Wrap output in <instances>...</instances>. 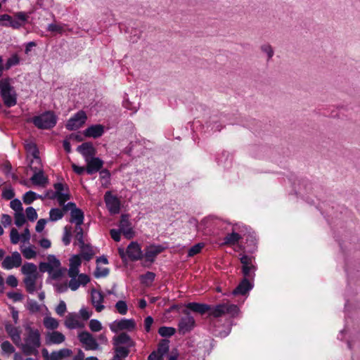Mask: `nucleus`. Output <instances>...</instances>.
Masks as SVG:
<instances>
[{"instance_id":"20e7f679","label":"nucleus","mask_w":360,"mask_h":360,"mask_svg":"<svg viewBox=\"0 0 360 360\" xmlns=\"http://www.w3.org/2000/svg\"><path fill=\"white\" fill-rule=\"evenodd\" d=\"M239 311L240 309L236 304L226 302L211 306L209 316L214 318H219L228 315L231 318H235L238 316Z\"/></svg>"},{"instance_id":"a19ab883","label":"nucleus","mask_w":360,"mask_h":360,"mask_svg":"<svg viewBox=\"0 0 360 360\" xmlns=\"http://www.w3.org/2000/svg\"><path fill=\"white\" fill-rule=\"evenodd\" d=\"M72 228L71 226L67 225L64 227L63 236L62 240H63V243H64V245L66 246L70 245V243L71 236H72Z\"/></svg>"},{"instance_id":"5701e85b","label":"nucleus","mask_w":360,"mask_h":360,"mask_svg":"<svg viewBox=\"0 0 360 360\" xmlns=\"http://www.w3.org/2000/svg\"><path fill=\"white\" fill-rule=\"evenodd\" d=\"M253 288V284L245 277L238 285V286L232 291L233 295H245Z\"/></svg>"},{"instance_id":"c03bdc74","label":"nucleus","mask_w":360,"mask_h":360,"mask_svg":"<svg viewBox=\"0 0 360 360\" xmlns=\"http://www.w3.org/2000/svg\"><path fill=\"white\" fill-rule=\"evenodd\" d=\"M176 332V329L172 327L162 326L158 330V333L162 337H171Z\"/></svg>"},{"instance_id":"423d86ee","label":"nucleus","mask_w":360,"mask_h":360,"mask_svg":"<svg viewBox=\"0 0 360 360\" xmlns=\"http://www.w3.org/2000/svg\"><path fill=\"white\" fill-rule=\"evenodd\" d=\"M169 343L168 340H162L158 345L157 350L149 354L148 360H176V356H168Z\"/></svg>"},{"instance_id":"603ef678","label":"nucleus","mask_w":360,"mask_h":360,"mask_svg":"<svg viewBox=\"0 0 360 360\" xmlns=\"http://www.w3.org/2000/svg\"><path fill=\"white\" fill-rule=\"evenodd\" d=\"M109 274V269L108 268H101L99 266H97L94 275V277L96 278L105 277Z\"/></svg>"},{"instance_id":"dca6fc26","label":"nucleus","mask_w":360,"mask_h":360,"mask_svg":"<svg viewBox=\"0 0 360 360\" xmlns=\"http://www.w3.org/2000/svg\"><path fill=\"white\" fill-rule=\"evenodd\" d=\"M126 253L131 261H138L143 257L140 245L136 242H131L129 244Z\"/></svg>"},{"instance_id":"338daca9","label":"nucleus","mask_w":360,"mask_h":360,"mask_svg":"<svg viewBox=\"0 0 360 360\" xmlns=\"http://www.w3.org/2000/svg\"><path fill=\"white\" fill-rule=\"evenodd\" d=\"M1 195L2 198L6 200H11L14 197L15 193L13 191V189L11 187H10L8 188H5L3 191Z\"/></svg>"},{"instance_id":"cd10ccee","label":"nucleus","mask_w":360,"mask_h":360,"mask_svg":"<svg viewBox=\"0 0 360 360\" xmlns=\"http://www.w3.org/2000/svg\"><path fill=\"white\" fill-rule=\"evenodd\" d=\"M77 150L82 155L85 160L91 158L96 154V150L93 147L92 143L89 142H85L79 145Z\"/></svg>"},{"instance_id":"0e129e2a","label":"nucleus","mask_w":360,"mask_h":360,"mask_svg":"<svg viewBox=\"0 0 360 360\" xmlns=\"http://www.w3.org/2000/svg\"><path fill=\"white\" fill-rule=\"evenodd\" d=\"M39 269L41 272H49L51 274L53 271V268L51 267V264L49 262H40L39 265Z\"/></svg>"},{"instance_id":"f257e3e1","label":"nucleus","mask_w":360,"mask_h":360,"mask_svg":"<svg viewBox=\"0 0 360 360\" xmlns=\"http://www.w3.org/2000/svg\"><path fill=\"white\" fill-rule=\"evenodd\" d=\"M25 330L27 332V335L24 339V342L18 345L26 356H37L39 354L38 349L41 346V335L38 329L33 328L30 324L24 326Z\"/></svg>"},{"instance_id":"09e8293b","label":"nucleus","mask_w":360,"mask_h":360,"mask_svg":"<svg viewBox=\"0 0 360 360\" xmlns=\"http://www.w3.org/2000/svg\"><path fill=\"white\" fill-rule=\"evenodd\" d=\"M46 30L52 33H62L64 28L60 24L51 23L48 25Z\"/></svg>"},{"instance_id":"bb28decb","label":"nucleus","mask_w":360,"mask_h":360,"mask_svg":"<svg viewBox=\"0 0 360 360\" xmlns=\"http://www.w3.org/2000/svg\"><path fill=\"white\" fill-rule=\"evenodd\" d=\"M104 133V127L101 124H94L86 128L83 134L86 137H91L94 139L101 137Z\"/></svg>"},{"instance_id":"6e6552de","label":"nucleus","mask_w":360,"mask_h":360,"mask_svg":"<svg viewBox=\"0 0 360 360\" xmlns=\"http://www.w3.org/2000/svg\"><path fill=\"white\" fill-rule=\"evenodd\" d=\"M63 210H70V219L69 221L75 225H82L84 220V212L77 207L75 202H69L64 207Z\"/></svg>"},{"instance_id":"e2e57ef3","label":"nucleus","mask_w":360,"mask_h":360,"mask_svg":"<svg viewBox=\"0 0 360 360\" xmlns=\"http://www.w3.org/2000/svg\"><path fill=\"white\" fill-rule=\"evenodd\" d=\"M48 262L51 264L53 270L58 269L60 266V262L54 255H50L48 256Z\"/></svg>"},{"instance_id":"473e14b6","label":"nucleus","mask_w":360,"mask_h":360,"mask_svg":"<svg viewBox=\"0 0 360 360\" xmlns=\"http://www.w3.org/2000/svg\"><path fill=\"white\" fill-rule=\"evenodd\" d=\"M79 246L81 250V255L83 259L86 261L91 260L94 255V252L91 247L89 245L85 244L84 242L83 245H79Z\"/></svg>"},{"instance_id":"4be33fe9","label":"nucleus","mask_w":360,"mask_h":360,"mask_svg":"<svg viewBox=\"0 0 360 360\" xmlns=\"http://www.w3.org/2000/svg\"><path fill=\"white\" fill-rule=\"evenodd\" d=\"M124 236L130 239L134 236V231L131 226V223L129 221V218L127 215H122L121 219L120 221V229H119Z\"/></svg>"},{"instance_id":"ddd939ff","label":"nucleus","mask_w":360,"mask_h":360,"mask_svg":"<svg viewBox=\"0 0 360 360\" xmlns=\"http://www.w3.org/2000/svg\"><path fill=\"white\" fill-rule=\"evenodd\" d=\"M78 338L86 350H98L100 349L96 340L87 331L81 332L78 335Z\"/></svg>"},{"instance_id":"69168bd1","label":"nucleus","mask_w":360,"mask_h":360,"mask_svg":"<svg viewBox=\"0 0 360 360\" xmlns=\"http://www.w3.org/2000/svg\"><path fill=\"white\" fill-rule=\"evenodd\" d=\"M67 309L66 304L64 301L61 300L56 308V312L60 316H63Z\"/></svg>"},{"instance_id":"de8ad7c7","label":"nucleus","mask_w":360,"mask_h":360,"mask_svg":"<svg viewBox=\"0 0 360 360\" xmlns=\"http://www.w3.org/2000/svg\"><path fill=\"white\" fill-rule=\"evenodd\" d=\"M14 219L15 224L18 227L22 226L26 221L25 217L22 211L15 212L14 214Z\"/></svg>"},{"instance_id":"f704fd0d","label":"nucleus","mask_w":360,"mask_h":360,"mask_svg":"<svg viewBox=\"0 0 360 360\" xmlns=\"http://www.w3.org/2000/svg\"><path fill=\"white\" fill-rule=\"evenodd\" d=\"M45 195L44 196H42V195H39L38 194H37L34 191H29L27 192H26L24 195H23V197H22V200H23V202L27 204V205H30L31 204L34 200L38 199V198H40V199H44L45 198Z\"/></svg>"},{"instance_id":"b1692460","label":"nucleus","mask_w":360,"mask_h":360,"mask_svg":"<svg viewBox=\"0 0 360 360\" xmlns=\"http://www.w3.org/2000/svg\"><path fill=\"white\" fill-rule=\"evenodd\" d=\"M90 281L89 276L84 274H80L78 277L71 278L69 281L68 286L72 290H77L80 285H85Z\"/></svg>"},{"instance_id":"a211bd4d","label":"nucleus","mask_w":360,"mask_h":360,"mask_svg":"<svg viewBox=\"0 0 360 360\" xmlns=\"http://www.w3.org/2000/svg\"><path fill=\"white\" fill-rule=\"evenodd\" d=\"M165 249V248L161 245H150L146 248L143 257L146 262H153L157 255Z\"/></svg>"},{"instance_id":"bf43d9fd","label":"nucleus","mask_w":360,"mask_h":360,"mask_svg":"<svg viewBox=\"0 0 360 360\" xmlns=\"http://www.w3.org/2000/svg\"><path fill=\"white\" fill-rule=\"evenodd\" d=\"M1 347L4 353L11 354L15 352L14 347L8 341L3 342Z\"/></svg>"},{"instance_id":"412c9836","label":"nucleus","mask_w":360,"mask_h":360,"mask_svg":"<svg viewBox=\"0 0 360 360\" xmlns=\"http://www.w3.org/2000/svg\"><path fill=\"white\" fill-rule=\"evenodd\" d=\"M65 340V335L58 330L47 333L45 338L46 344L47 345H60Z\"/></svg>"},{"instance_id":"58836bf2","label":"nucleus","mask_w":360,"mask_h":360,"mask_svg":"<svg viewBox=\"0 0 360 360\" xmlns=\"http://www.w3.org/2000/svg\"><path fill=\"white\" fill-rule=\"evenodd\" d=\"M44 325L47 329L55 330L58 328L59 323L55 318L47 316L44 319Z\"/></svg>"},{"instance_id":"393cba45","label":"nucleus","mask_w":360,"mask_h":360,"mask_svg":"<svg viewBox=\"0 0 360 360\" xmlns=\"http://www.w3.org/2000/svg\"><path fill=\"white\" fill-rule=\"evenodd\" d=\"M65 326L70 330L82 328L84 326V323L79 321L78 315L75 313L68 314L65 320Z\"/></svg>"},{"instance_id":"2f4dec72","label":"nucleus","mask_w":360,"mask_h":360,"mask_svg":"<svg viewBox=\"0 0 360 360\" xmlns=\"http://www.w3.org/2000/svg\"><path fill=\"white\" fill-rule=\"evenodd\" d=\"M72 354L71 349L63 348L58 351H53L50 354V360H62L64 358L70 356Z\"/></svg>"},{"instance_id":"2eb2a0df","label":"nucleus","mask_w":360,"mask_h":360,"mask_svg":"<svg viewBox=\"0 0 360 360\" xmlns=\"http://www.w3.org/2000/svg\"><path fill=\"white\" fill-rule=\"evenodd\" d=\"M22 257L20 254L15 251L11 255L6 256L1 263L3 269L9 270L13 268H18L21 266Z\"/></svg>"},{"instance_id":"79ce46f5","label":"nucleus","mask_w":360,"mask_h":360,"mask_svg":"<svg viewBox=\"0 0 360 360\" xmlns=\"http://www.w3.org/2000/svg\"><path fill=\"white\" fill-rule=\"evenodd\" d=\"M74 232H75V238L78 241L79 245H83L84 239V231L82 227V225H75Z\"/></svg>"},{"instance_id":"aec40b11","label":"nucleus","mask_w":360,"mask_h":360,"mask_svg":"<svg viewBox=\"0 0 360 360\" xmlns=\"http://www.w3.org/2000/svg\"><path fill=\"white\" fill-rule=\"evenodd\" d=\"M113 346L134 347L135 342L126 333H121L112 338Z\"/></svg>"},{"instance_id":"9d476101","label":"nucleus","mask_w":360,"mask_h":360,"mask_svg":"<svg viewBox=\"0 0 360 360\" xmlns=\"http://www.w3.org/2000/svg\"><path fill=\"white\" fill-rule=\"evenodd\" d=\"M184 314L185 316L180 319L178 324L179 333L182 335L190 332L195 326V319L190 313L187 310H184Z\"/></svg>"},{"instance_id":"37998d69","label":"nucleus","mask_w":360,"mask_h":360,"mask_svg":"<svg viewBox=\"0 0 360 360\" xmlns=\"http://www.w3.org/2000/svg\"><path fill=\"white\" fill-rule=\"evenodd\" d=\"M22 254L23 255L24 257L27 259H31L33 258H35L37 256V252L34 250L33 246H30L27 248H22L21 249Z\"/></svg>"},{"instance_id":"c9c22d12","label":"nucleus","mask_w":360,"mask_h":360,"mask_svg":"<svg viewBox=\"0 0 360 360\" xmlns=\"http://www.w3.org/2000/svg\"><path fill=\"white\" fill-rule=\"evenodd\" d=\"M65 210L59 208H52L49 212V219L52 221H58L62 219L64 216Z\"/></svg>"},{"instance_id":"1a4fd4ad","label":"nucleus","mask_w":360,"mask_h":360,"mask_svg":"<svg viewBox=\"0 0 360 360\" xmlns=\"http://www.w3.org/2000/svg\"><path fill=\"white\" fill-rule=\"evenodd\" d=\"M29 167L34 172V174L30 179L32 184L44 187L48 183V179L44 174L41 164L39 166V165L34 164V160H31Z\"/></svg>"},{"instance_id":"c756f323","label":"nucleus","mask_w":360,"mask_h":360,"mask_svg":"<svg viewBox=\"0 0 360 360\" xmlns=\"http://www.w3.org/2000/svg\"><path fill=\"white\" fill-rule=\"evenodd\" d=\"M103 299V295L101 292L95 289L91 290V302L98 312L101 311L104 309V306L102 304Z\"/></svg>"},{"instance_id":"4468645a","label":"nucleus","mask_w":360,"mask_h":360,"mask_svg":"<svg viewBox=\"0 0 360 360\" xmlns=\"http://www.w3.org/2000/svg\"><path fill=\"white\" fill-rule=\"evenodd\" d=\"M104 200L110 214H115L120 212V201L117 196L112 195L110 191L105 192Z\"/></svg>"},{"instance_id":"4d7b16f0","label":"nucleus","mask_w":360,"mask_h":360,"mask_svg":"<svg viewBox=\"0 0 360 360\" xmlns=\"http://www.w3.org/2000/svg\"><path fill=\"white\" fill-rule=\"evenodd\" d=\"M25 212L29 220L33 221L37 219V213L34 207H28L26 209Z\"/></svg>"},{"instance_id":"8fccbe9b","label":"nucleus","mask_w":360,"mask_h":360,"mask_svg":"<svg viewBox=\"0 0 360 360\" xmlns=\"http://www.w3.org/2000/svg\"><path fill=\"white\" fill-rule=\"evenodd\" d=\"M261 50L263 53L267 56V60L269 61L274 56V51L272 46L270 44H266L261 46Z\"/></svg>"},{"instance_id":"680f3d73","label":"nucleus","mask_w":360,"mask_h":360,"mask_svg":"<svg viewBox=\"0 0 360 360\" xmlns=\"http://www.w3.org/2000/svg\"><path fill=\"white\" fill-rule=\"evenodd\" d=\"M20 60L17 55H13L9 58L6 63V68L9 69L11 67L16 65L19 63Z\"/></svg>"},{"instance_id":"774afa93","label":"nucleus","mask_w":360,"mask_h":360,"mask_svg":"<svg viewBox=\"0 0 360 360\" xmlns=\"http://www.w3.org/2000/svg\"><path fill=\"white\" fill-rule=\"evenodd\" d=\"M81 265V259L79 255H73L70 259V267L79 268Z\"/></svg>"},{"instance_id":"49530a36","label":"nucleus","mask_w":360,"mask_h":360,"mask_svg":"<svg viewBox=\"0 0 360 360\" xmlns=\"http://www.w3.org/2000/svg\"><path fill=\"white\" fill-rule=\"evenodd\" d=\"M100 178L102 181V186L104 187H107L108 184H110V172L106 169H102L100 171Z\"/></svg>"},{"instance_id":"e433bc0d","label":"nucleus","mask_w":360,"mask_h":360,"mask_svg":"<svg viewBox=\"0 0 360 360\" xmlns=\"http://www.w3.org/2000/svg\"><path fill=\"white\" fill-rule=\"evenodd\" d=\"M240 239H241L240 235L233 231L231 233L227 234L224 240L226 245H235Z\"/></svg>"},{"instance_id":"6ab92c4d","label":"nucleus","mask_w":360,"mask_h":360,"mask_svg":"<svg viewBox=\"0 0 360 360\" xmlns=\"http://www.w3.org/2000/svg\"><path fill=\"white\" fill-rule=\"evenodd\" d=\"M85 161L86 162V172L89 175L100 171L103 166V161L99 158L93 157Z\"/></svg>"},{"instance_id":"f8f14e48","label":"nucleus","mask_w":360,"mask_h":360,"mask_svg":"<svg viewBox=\"0 0 360 360\" xmlns=\"http://www.w3.org/2000/svg\"><path fill=\"white\" fill-rule=\"evenodd\" d=\"M110 328L112 332L117 333L119 330H127L132 331L136 328V323L134 319H121L116 320L110 324Z\"/></svg>"},{"instance_id":"3c124183","label":"nucleus","mask_w":360,"mask_h":360,"mask_svg":"<svg viewBox=\"0 0 360 360\" xmlns=\"http://www.w3.org/2000/svg\"><path fill=\"white\" fill-rule=\"evenodd\" d=\"M115 308L117 310V311L122 315L126 314L128 310L126 302L122 300H120L115 304Z\"/></svg>"},{"instance_id":"13d9d810","label":"nucleus","mask_w":360,"mask_h":360,"mask_svg":"<svg viewBox=\"0 0 360 360\" xmlns=\"http://www.w3.org/2000/svg\"><path fill=\"white\" fill-rule=\"evenodd\" d=\"M10 207L13 209L15 212H22V206L20 200L15 198L11 201Z\"/></svg>"},{"instance_id":"f03ea898","label":"nucleus","mask_w":360,"mask_h":360,"mask_svg":"<svg viewBox=\"0 0 360 360\" xmlns=\"http://www.w3.org/2000/svg\"><path fill=\"white\" fill-rule=\"evenodd\" d=\"M21 273L25 276L22 282L25 290L29 294H34L35 292L41 290L42 282L38 281L39 272L37 266L31 262H25L21 266Z\"/></svg>"},{"instance_id":"a18cd8bd","label":"nucleus","mask_w":360,"mask_h":360,"mask_svg":"<svg viewBox=\"0 0 360 360\" xmlns=\"http://www.w3.org/2000/svg\"><path fill=\"white\" fill-rule=\"evenodd\" d=\"M27 309L32 314L38 312L40 310L39 304L34 300L29 299L26 304Z\"/></svg>"},{"instance_id":"7ed1b4c3","label":"nucleus","mask_w":360,"mask_h":360,"mask_svg":"<svg viewBox=\"0 0 360 360\" xmlns=\"http://www.w3.org/2000/svg\"><path fill=\"white\" fill-rule=\"evenodd\" d=\"M0 96L6 107L11 108L16 105L17 94L12 86L11 78L6 77L0 80Z\"/></svg>"},{"instance_id":"052dcab7","label":"nucleus","mask_w":360,"mask_h":360,"mask_svg":"<svg viewBox=\"0 0 360 360\" xmlns=\"http://www.w3.org/2000/svg\"><path fill=\"white\" fill-rule=\"evenodd\" d=\"M55 199L58 200L60 205H63L64 207L65 205V202L70 199V195L68 193H63L57 195V196L55 197Z\"/></svg>"},{"instance_id":"a878e982","label":"nucleus","mask_w":360,"mask_h":360,"mask_svg":"<svg viewBox=\"0 0 360 360\" xmlns=\"http://www.w3.org/2000/svg\"><path fill=\"white\" fill-rule=\"evenodd\" d=\"M5 330L8 334L9 337L11 338L13 343L18 346V345L20 343L21 340L20 330L19 328L10 323H6L5 324Z\"/></svg>"},{"instance_id":"39448f33","label":"nucleus","mask_w":360,"mask_h":360,"mask_svg":"<svg viewBox=\"0 0 360 360\" xmlns=\"http://www.w3.org/2000/svg\"><path fill=\"white\" fill-rule=\"evenodd\" d=\"M35 127L41 129H49L54 127L57 122V117L52 111H46L32 118Z\"/></svg>"},{"instance_id":"ea45409f","label":"nucleus","mask_w":360,"mask_h":360,"mask_svg":"<svg viewBox=\"0 0 360 360\" xmlns=\"http://www.w3.org/2000/svg\"><path fill=\"white\" fill-rule=\"evenodd\" d=\"M155 278V274L151 271H147L145 274L141 276V283L146 285H150Z\"/></svg>"},{"instance_id":"5fc2aeb1","label":"nucleus","mask_w":360,"mask_h":360,"mask_svg":"<svg viewBox=\"0 0 360 360\" xmlns=\"http://www.w3.org/2000/svg\"><path fill=\"white\" fill-rule=\"evenodd\" d=\"M203 247H204V244L202 243H199L194 245L189 249L188 252V256L193 257V256L195 255L196 254L199 253Z\"/></svg>"},{"instance_id":"864d4df0","label":"nucleus","mask_w":360,"mask_h":360,"mask_svg":"<svg viewBox=\"0 0 360 360\" xmlns=\"http://www.w3.org/2000/svg\"><path fill=\"white\" fill-rule=\"evenodd\" d=\"M89 326L92 332H98L102 329L101 323L97 319H91Z\"/></svg>"},{"instance_id":"6e6d98bb","label":"nucleus","mask_w":360,"mask_h":360,"mask_svg":"<svg viewBox=\"0 0 360 360\" xmlns=\"http://www.w3.org/2000/svg\"><path fill=\"white\" fill-rule=\"evenodd\" d=\"M20 238H21L20 235L19 234L17 229H15V228H13L10 232V239H11V243L15 244V245L18 244L19 243Z\"/></svg>"},{"instance_id":"7c9ffc66","label":"nucleus","mask_w":360,"mask_h":360,"mask_svg":"<svg viewBox=\"0 0 360 360\" xmlns=\"http://www.w3.org/2000/svg\"><path fill=\"white\" fill-rule=\"evenodd\" d=\"M25 148L32 156L33 159L32 160H34V164L39 165V166H40L41 160L39 158V151L37 146L33 143H30L26 144Z\"/></svg>"},{"instance_id":"f3484780","label":"nucleus","mask_w":360,"mask_h":360,"mask_svg":"<svg viewBox=\"0 0 360 360\" xmlns=\"http://www.w3.org/2000/svg\"><path fill=\"white\" fill-rule=\"evenodd\" d=\"M28 18L29 15L25 12H18L15 14L13 18L11 16L10 23H3V25L11 26L13 28L18 29L25 25Z\"/></svg>"},{"instance_id":"72a5a7b5","label":"nucleus","mask_w":360,"mask_h":360,"mask_svg":"<svg viewBox=\"0 0 360 360\" xmlns=\"http://www.w3.org/2000/svg\"><path fill=\"white\" fill-rule=\"evenodd\" d=\"M53 188L55 191H48L45 197L49 198V199L53 200L57 195L63 193V191L65 190V186L62 183L58 182L53 184Z\"/></svg>"},{"instance_id":"9b49d317","label":"nucleus","mask_w":360,"mask_h":360,"mask_svg":"<svg viewBox=\"0 0 360 360\" xmlns=\"http://www.w3.org/2000/svg\"><path fill=\"white\" fill-rule=\"evenodd\" d=\"M86 119L85 112L79 110L68 120L65 127L70 131L77 130L83 126Z\"/></svg>"},{"instance_id":"0eeeda50","label":"nucleus","mask_w":360,"mask_h":360,"mask_svg":"<svg viewBox=\"0 0 360 360\" xmlns=\"http://www.w3.org/2000/svg\"><path fill=\"white\" fill-rule=\"evenodd\" d=\"M242 264V273L246 278H253L255 276L257 266L253 257L243 255L240 258Z\"/></svg>"},{"instance_id":"4c0bfd02","label":"nucleus","mask_w":360,"mask_h":360,"mask_svg":"<svg viewBox=\"0 0 360 360\" xmlns=\"http://www.w3.org/2000/svg\"><path fill=\"white\" fill-rule=\"evenodd\" d=\"M130 348L131 347H126V346H114L115 354L122 357V359H125L128 356L130 352Z\"/></svg>"},{"instance_id":"c85d7f7f","label":"nucleus","mask_w":360,"mask_h":360,"mask_svg":"<svg viewBox=\"0 0 360 360\" xmlns=\"http://www.w3.org/2000/svg\"><path fill=\"white\" fill-rule=\"evenodd\" d=\"M186 307L194 312L199 313L201 315L205 314L206 312H208L209 314L211 309V305L198 302H189L186 304Z\"/></svg>"}]
</instances>
